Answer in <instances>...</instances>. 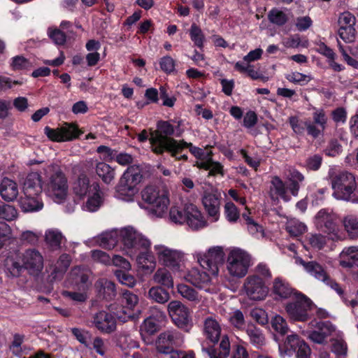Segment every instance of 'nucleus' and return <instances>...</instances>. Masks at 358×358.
<instances>
[{"instance_id": "obj_11", "label": "nucleus", "mask_w": 358, "mask_h": 358, "mask_svg": "<svg viewBox=\"0 0 358 358\" xmlns=\"http://www.w3.org/2000/svg\"><path fill=\"white\" fill-rule=\"evenodd\" d=\"M193 256L203 269L209 273L217 277L219 273V264L224 260L225 252L222 246H213L210 248L206 253L195 252Z\"/></svg>"}, {"instance_id": "obj_20", "label": "nucleus", "mask_w": 358, "mask_h": 358, "mask_svg": "<svg viewBox=\"0 0 358 358\" xmlns=\"http://www.w3.org/2000/svg\"><path fill=\"white\" fill-rule=\"evenodd\" d=\"M244 289L247 296L252 300H264L268 294V288L262 278L257 275L248 276L244 282Z\"/></svg>"}, {"instance_id": "obj_16", "label": "nucleus", "mask_w": 358, "mask_h": 358, "mask_svg": "<svg viewBox=\"0 0 358 358\" xmlns=\"http://www.w3.org/2000/svg\"><path fill=\"white\" fill-rule=\"evenodd\" d=\"M281 356H292L296 354L297 358H308L310 354L309 346L298 335H289L283 346H279Z\"/></svg>"}, {"instance_id": "obj_52", "label": "nucleus", "mask_w": 358, "mask_h": 358, "mask_svg": "<svg viewBox=\"0 0 358 358\" xmlns=\"http://www.w3.org/2000/svg\"><path fill=\"white\" fill-rule=\"evenodd\" d=\"M224 215L230 223H235L240 217V212L232 202H227L224 207Z\"/></svg>"}, {"instance_id": "obj_61", "label": "nucleus", "mask_w": 358, "mask_h": 358, "mask_svg": "<svg viewBox=\"0 0 358 358\" xmlns=\"http://www.w3.org/2000/svg\"><path fill=\"white\" fill-rule=\"evenodd\" d=\"M355 17L348 11L341 13L338 17V24L340 28H345L346 27H355Z\"/></svg>"}, {"instance_id": "obj_15", "label": "nucleus", "mask_w": 358, "mask_h": 358, "mask_svg": "<svg viewBox=\"0 0 358 358\" xmlns=\"http://www.w3.org/2000/svg\"><path fill=\"white\" fill-rule=\"evenodd\" d=\"M296 263L302 265L307 273L334 289L339 296L343 294V289L327 275L320 264L313 261L306 262L301 258L296 259Z\"/></svg>"}, {"instance_id": "obj_21", "label": "nucleus", "mask_w": 358, "mask_h": 358, "mask_svg": "<svg viewBox=\"0 0 358 358\" xmlns=\"http://www.w3.org/2000/svg\"><path fill=\"white\" fill-rule=\"evenodd\" d=\"M202 203L210 220L217 222L220 215V194L213 189L205 191L202 196Z\"/></svg>"}, {"instance_id": "obj_54", "label": "nucleus", "mask_w": 358, "mask_h": 358, "mask_svg": "<svg viewBox=\"0 0 358 358\" xmlns=\"http://www.w3.org/2000/svg\"><path fill=\"white\" fill-rule=\"evenodd\" d=\"M87 290L73 289V291H63L62 294L64 297L69 299L73 301L82 303L87 299Z\"/></svg>"}, {"instance_id": "obj_50", "label": "nucleus", "mask_w": 358, "mask_h": 358, "mask_svg": "<svg viewBox=\"0 0 358 358\" xmlns=\"http://www.w3.org/2000/svg\"><path fill=\"white\" fill-rule=\"evenodd\" d=\"M246 332L253 345L259 348L264 344V336L259 329L254 326H248Z\"/></svg>"}, {"instance_id": "obj_63", "label": "nucleus", "mask_w": 358, "mask_h": 358, "mask_svg": "<svg viewBox=\"0 0 358 358\" xmlns=\"http://www.w3.org/2000/svg\"><path fill=\"white\" fill-rule=\"evenodd\" d=\"M338 34L345 42L352 43L355 40L356 31L355 27L339 28Z\"/></svg>"}, {"instance_id": "obj_33", "label": "nucleus", "mask_w": 358, "mask_h": 358, "mask_svg": "<svg viewBox=\"0 0 358 358\" xmlns=\"http://www.w3.org/2000/svg\"><path fill=\"white\" fill-rule=\"evenodd\" d=\"M19 194L17 184L9 178H5L0 184V196L6 201H13Z\"/></svg>"}, {"instance_id": "obj_8", "label": "nucleus", "mask_w": 358, "mask_h": 358, "mask_svg": "<svg viewBox=\"0 0 358 358\" xmlns=\"http://www.w3.org/2000/svg\"><path fill=\"white\" fill-rule=\"evenodd\" d=\"M314 224L317 230L326 234L330 239H341L338 217L332 210L326 208L319 210L314 217Z\"/></svg>"}, {"instance_id": "obj_2", "label": "nucleus", "mask_w": 358, "mask_h": 358, "mask_svg": "<svg viewBox=\"0 0 358 358\" xmlns=\"http://www.w3.org/2000/svg\"><path fill=\"white\" fill-rule=\"evenodd\" d=\"M18 258L22 264L13 256L6 259L4 266L8 275L17 277L23 269L34 276H38L41 273L44 267V258L39 250L36 248L25 250L18 255Z\"/></svg>"}, {"instance_id": "obj_37", "label": "nucleus", "mask_w": 358, "mask_h": 358, "mask_svg": "<svg viewBox=\"0 0 358 358\" xmlns=\"http://www.w3.org/2000/svg\"><path fill=\"white\" fill-rule=\"evenodd\" d=\"M138 192V187H134L120 180L116 187V197L124 201L131 202Z\"/></svg>"}, {"instance_id": "obj_43", "label": "nucleus", "mask_w": 358, "mask_h": 358, "mask_svg": "<svg viewBox=\"0 0 358 358\" xmlns=\"http://www.w3.org/2000/svg\"><path fill=\"white\" fill-rule=\"evenodd\" d=\"M250 213V212L243 213L242 215L243 218L245 221L248 232L256 238H264V231L263 227L249 216Z\"/></svg>"}, {"instance_id": "obj_13", "label": "nucleus", "mask_w": 358, "mask_h": 358, "mask_svg": "<svg viewBox=\"0 0 358 358\" xmlns=\"http://www.w3.org/2000/svg\"><path fill=\"white\" fill-rule=\"evenodd\" d=\"M185 280L207 293L215 294L219 291V286L215 278L198 268H192L185 276Z\"/></svg>"}, {"instance_id": "obj_1", "label": "nucleus", "mask_w": 358, "mask_h": 358, "mask_svg": "<svg viewBox=\"0 0 358 358\" xmlns=\"http://www.w3.org/2000/svg\"><path fill=\"white\" fill-rule=\"evenodd\" d=\"M119 238L123 243L124 251L129 257L134 256L139 249L150 245L147 237L130 226L104 231L94 238V241L100 247L110 250L115 246Z\"/></svg>"}, {"instance_id": "obj_5", "label": "nucleus", "mask_w": 358, "mask_h": 358, "mask_svg": "<svg viewBox=\"0 0 358 358\" xmlns=\"http://www.w3.org/2000/svg\"><path fill=\"white\" fill-rule=\"evenodd\" d=\"M330 182L333 189V196L337 200L355 202L352 195L357 188V181L355 174L347 171L329 173Z\"/></svg>"}, {"instance_id": "obj_59", "label": "nucleus", "mask_w": 358, "mask_h": 358, "mask_svg": "<svg viewBox=\"0 0 358 358\" xmlns=\"http://www.w3.org/2000/svg\"><path fill=\"white\" fill-rule=\"evenodd\" d=\"M117 345L122 349L134 348L138 347L137 342L130 334L122 333L119 335L117 338Z\"/></svg>"}, {"instance_id": "obj_60", "label": "nucleus", "mask_w": 358, "mask_h": 358, "mask_svg": "<svg viewBox=\"0 0 358 358\" xmlns=\"http://www.w3.org/2000/svg\"><path fill=\"white\" fill-rule=\"evenodd\" d=\"M285 78L289 82L299 85H305L311 80V77L310 76L296 71L287 74Z\"/></svg>"}, {"instance_id": "obj_53", "label": "nucleus", "mask_w": 358, "mask_h": 358, "mask_svg": "<svg viewBox=\"0 0 358 358\" xmlns=\"http://www.w3.org/2000/svg\"><path fill=\"white\" fill-rule=\"evenodd\" d=\"M18 216L17 210L9 204L0 205V219L10 222Z\"/></svg>"}, {"instance_id": "obj_25", "label": "nucleus", "mask_w": 358, "mask_h": 358, "mask_svg": "<svg viewBox=\"0 0 358 358\" xmlns=\"http://www.w3.org/2000/svg\"><path fill=\"white\" fill-rule=\"evenodd\" d=\"M99 187L97 182H92L85 173H81L73 182L72 191L76 196L83 199Z\"/></svg>"}, {"instance_id": "obj_6", "label": "nucleus", "mask_w": 358, "mask_h": 358, "mask_svg": "<svg viewBox=\"0 0 358 358\" xmlns=\"http://www.w3.org/2000/svg\"><path fill=\"white\" fill-rule=\"evenodd\" d=\"M252 264V257L247 251L239 248L228 249L225 268L231 278L240 279L245 277Z\"/></svg>"}, {"instance_id": "obj_29", "label": "nucleus", "mask_w": 358, "mask_h": 358, "mask_svg": "<svg viewBox=\"0 0 358 358\" xmlns=\"http://www.w3.org/2000/svg\"><path fill=\"white\" fill-rule=\"evenodd\" d=\"M338 261L342 268H358V245L345 247L340 252Z\"/></svg>"}, {"instance_id": "obj_14", "label": "nucleus", "mask_w": 358, "mask_h": 358, "mask_svg": "<svg viewBox=\"0 0 358 358\" xmlns=\"http://www.w3.org/2000/svg\"><path fill=\"white\" fill-rule=\"evenodd\" d=\"M167 310L174 324L186 331L191 329L192 319L189 308L182 302L173 300L169 303Z\"/></svg>"}, {"instance_id": "obj_44", "label": "nucleus", "mask_w": 358, "mask_h": 358, "mask_svg": "<svg viewBox=\"0 0 358 358\" xmlns=\"http://www.w3.org/2000/svg\"><path fill=\"white\" fill-rule=\"evenodd\" d=\"M46 243L52 249L57 250L60 248L64 240V237L57 229H52L46 231L45 234Z\"/></svg>"}, {"instance_id": "obj_24", "label": "nucleus", "mask_w": 358, "mask_h": 358, "mask_svg": "<svg viewBox=\"0 0 358 358\" xmlns=\"http://www.w3.org/2000/svg\"><path fill=\"white\" fill-rule=\"evenodd\" d=\"M151 245L145 248L139 249L134 256L138 268L146 273H152L157 266L158 262L155 252L150 250Z\"/></svg>"}, {"instance_id": "obj_4", "label": "nucleus", "mask_w": 358, "mask_h": 358, "mask_svg": "<svg viewBox=\"0 0 358 358\" xmlns=\"http://www.w3.org/2000/svg\"><path fill=\"white\" fill-rule=\"evenodd\" d=\"M141 196L142 201L147 204V206L141 203H139V206L145 209L150 216L161 218L166 215L170 204L168 189L149 185L141 191Z\"/></svg>"}, {"instance_id": "obj_30", "label": "nucleus", "mask_w": 358, "mask_h": 358, "mask_svg": "<svg viewBox=\"0 0 358 358\" xmlns=\"http://www.w3.org/2000/svg\"><path fill=\"white\" fill-rule=\"evenodd\" d=\"M42 190V181L40 174L36 172L29 173L23 184V194L29 196L41 195Z\"/></svg>"}, {"instance_id": "obj_12", "label": "nucleus", "mask_w": 358, "mask_h": 358, "mask_svg": "<svg viewBox=\"0 0 358 358\" xmlns=\"http://www.w3.org/2000/svg\"><path fill=\"white\" fill-rule=\"evenodd\" d=\"M138 297L137 295L130 292L123 293L120 304L115 303L110 306V310L119 320L122 322L134 317L133 308L138 304Z\"/></svg>"}, {"instance_id": "obj_34", "label": "nucleus", "mask_w": 358, "mask_h": 358, "mask_svg": "<svg viewBox=\"0 0 358 358\" xmlns=\"http://www.w3.org/2000/svg\"><path fill=\"white\" fill-rule=\"evenodd\" d=\"M171 270L166 266L158 268L152 275V280L155 283L168 289L174 286L173 277Z\"/></svg>"}, {"instance_id": "obj_40", "label": "nucleus", "mask_w": 358, "mask_h": 358, "mask_svg": "<svg viewBox=\"0 0 358 358\" xmlns=\"http://www.w3.org/2000/svg\"><path fill=\"white\" fill-rule=\"evenodd\" d=\"M141 169L138 166H131L127 168L121 177V181L124 183L137 187L142 180Z\"/></svg>"}, {"instance_id": "obj_3", "label": "nucleus", "mask_w": 358, "mask_h": 358, "mask_svg": "<svg viewBox=\"0 0 358 358\" xmlns=\"http://www.w3.org/2000/svg\"><path fill=\"white\" fill-rule=\"evenodd\" d=\"M45 190L57 203L62 202L67 196L68 178L61 166L51 164L43 169Z\"/></svg>"}, {"instance_id": "obj_32", "label": "nucleus", "mask_w": 358, "mask_h": 358, "mask_svg": "<svg viewBox=\"0 0 358 358\" xmlns=\"http://www.w3.org/2000/svg\"><path fill=\"white\" fill-rule=\"evenodd\" d=\"M18 203L22 210L27 213L38 211L43 208L41 195L23 194L20 197Z\"/></svg>"}, {"instance_id": "obj_51", "label": "nucleus", "mask_w": 358, "mask_h": 358, "mask_svg": "<svg viewBox=\"0 0 358 358\" xmlns=\"http://www.w3.org/2000/svg\"><path fill=\"white\" fill-rule=\"evenodd\" d=\"M96 285L104 297L111 298L115 296V287L112 281L106 279H100L96 282Z\"/></svg>"}, {"instance_id": "obj_35", "label": "nucleus", "mask_w": 358, "mask_h": 358, "mask_svg": "<svg viewBox=\"0 0 358 358\" xmlns=\"http://www.w3.org/2000/svg\"><path fill=\"white\" fill-rule=\"evenodd\" d=\"M220 352H217V350L213 347L206 348L202 346V352L206 354L208 358H227L230 352V343L227 335L222 336L220 343Z\"/></svg>"}, {"instance_id": "obj_41", "label": "nucleus", "mask_w": 358, "mask_h": 358, "mask_svg": "<svg viewBox=\"0 0 358 358\" xmlns=\"http://www.w3.org/2000/svg\"><path fill=\"white\" fill-rule=\"evenodd\" d=\"M343 225L349 238L352 240L358 239V217L355 215H348L343 219Z\"/></svg>"}, {"instance_id": "obj_47", "label": "nucleus", "mask_w": 358, "mask_h": 358, "mask_svg": "<svg viewBox=\"0 0 358 358\" xmlns=\"http://www.w3.org/2000/svg\"><path fill=\"white\" fill-rule=\"evenodd\" d=\"M96 172L102 180L107 184H109L115 178V171L104 162L97 163Z\"/></svg>"}, {"instance_id": "obj_46", "label": "nucleus", "mask_w": 358, "mask_h": 358, "mask_svg": "<svg viewBox=\"0 0 358 358\" xmlns=\"http://www.w3.org/2000/svg\"><path fill=\"white\" fill-rule=\"evenodd\" d=\"M169 217L171 222L177 224H183L186 220V213H185V204L178 206L173 205L169 213Z\"/></svg>"}, {"instance_id": "obj_23", "label": "nucleus", "mask_w": 358, "mask_h": 358, "mask_svg": "<svg viewBox=\"0 0 358 358\" xmlns=\"http://www.w3.org/2000/svg\"><path fill=\"white\" fill-rule=\"evenodd\" d=\"M309 326L314 329L308 333V337L313 342L318 344L324 343L326 338L331 336L336 329L335 327L329 321L317 322L313 320L309 323Z\"/></svg>"}, {"instance_id": "obj_27", "label": "nucleus", "mask_w": 358, "mask_h": 358, "mask_svg": "<svg viewBox=\"0 0 358 358\" xmlns=\"http://www.w3.org/2000/svg\"><path fill=\"white\" fill-rule=\"evenodd\" d=\"M115 317V315L101 310L93 316L92 324L101 332L110 334L116 329Z\"/></svg>"}, {"instance_id": "obj_64", "label": "nucleus", "mask_w": 358, "mask_h": 358, "mask_svg": "<svg viewBox=\"0 0 358 358\" xmlns=\"http://www.w3.org/2000/svg\"><path fill=\"white\" fill-rule=\"evenodd\" d=\"M71 258L69 255H62L56 263L55 272L56 273H64L69 266Z\"/></svg>"}, {"instance_id": "obj_57", "label": "nucleus", "mask_w": 358, "mask_h": 358, "mask_svg": "<svg viewBox=\"0 0 358 358\" xmlns=\"http://www.w3.org/2000/svg\"><path fill=\"white\" fill-rule=\"evenodd\" d=\"M191 40L199 48L203 45L204 36L201 29L196 24H192L189 30Z\"/></svg>"}, {"instance_id": "obj_48", "label": "nucleus", "mask_w": 358, "mask_h": 358, "mask_svg": "<svg viewBox=\"0 0 358 358\" xmlns=\"http://www.w3.org/2000/svg\"><path fill=\"white\" fill-rule=\"evenodd\" d=\"M196 166L199 168L209 170V175L215 176L216 174L223 175V166L217 162L212 159L211 156L206 161L197 162Z\"/></svg>"}, {"instance_id": "obj_56", "label": "nucleus", "mask_w": 358, "mask_h": 358, "mask_svg": "<svg viewBox=\"0 0 358 358\" xmlns=\"http://www.w3.org/2000/svg\"><path fill=\"white\" fill-rule=\"evenodd\" d=\"M271 326L275 331L281 335L286 334L289 331V327L285 319L278 315L272 318Z\"/></svg>"}, {"instance_id": "obj_36", "label": "nucleus", "mask_w": 358, "mask_h": 358, "mask_svg": "<svg viewBox=\"0 0 358 358\" xmlns=\"http://www.w3.org/2000/svg\"><path fill=\"white\" fill-rule=\"evenodd\" d=\"M87 201L83 203L82 209L85 211L94 213L97 211L103 204V195L100 187L86 196Z\"/></svg>"}, {"instance_id": "obj_62", "label": "nucleus", "mask_w": 358, "mask_h": 358, "mask_svg": "<svg viewBox=\"0 0 358 358\" xmlns=\"http://www.w3.org/2000/svg\"><path fill=\"white\" fill-rule=\"evenodd\" d=\"M313 119L314 123L317 124L321 129L326 127L327 117L324 110L322 108H315L313 113Z\"/></svg>"}, {"instance_id": "obj_42", "label": "nucleus", "mask_w": 358, "mask_h": 358, "mask_svg": "<svg viewBox=\"0 0 358 358\" xmlns=\"http://www.w3.org/2000/svg\"><path fill=\"white\" fill-rule=\"evenodd\" d=\"M177 292L182 298L194 303H199L201 301V296L194 288L187 285L178 284Z\"/></svg>"}, {"instance_id": "obj_28", "label": "nucleus", "mask_w": 358, "mask_h": 358, "mask_svg": "<svg viewBox=\"0 0 358 358\" xmlns=\"http://www.w3.org/2000/svg\"><path fill=\"white\" fill-rule=\"evenodd\" d=\"M203 334L210 343L215 344L222 338V327L220 322L213 316H208L203 320Z\"/></svg>"}, {"instance_id": "obj_17", "label": "nucleus", "mask_w": 358, "mask_h": 358, "mask_svg": "<svg viewBox=\"0 0 358 358\" xmlns=\"http://www.w3.org/2000/svg\"><path fill=\"white\" fill-rule=\"evenodd\" d=\"M44 131L49 139L56 142L71 141L80 134L77 126L69 123H65L62 127L57 129L45 127Z\"/></svg>"}, {"instance_id": "obj_55", "label": "nucleus", "mask_w": 358, "mask_h": 358, "mask_svg": "<svg viewBox=\"0 0 358 358\" xmlns=\"http://www.w3.org/2000/svg\"><path fill=\"white\" fill-rule=\"evenodd\" d=\"M268 18L271 23L279 26L283 25L287 21V15L277 8H273L269 11Z\"/></svg>"}, {"instance_id": "obj_49", "label": "nucleus", "mask_w": 358, "mask_h": 358, "mask_svg": "<svg viewBox=\"0 0 358 358\" xmlns=\"http://www.w3.org/2000/svg\"><path fill=\"white\" fill-rule=\"evenodd\" d=\"M306 229V225L295 218L289 219L286 223V230L293 236L304 233Z\"/></svg>"}, {"instance_id": "obj_7", "label": "nucleus", "mask_w": 358, "mask_h": 358, "mask_svg": "<svg viewBox=\"0 0 358 358\" xmlns=\"http://www.w3.org/2000/svg\"><path fill=\"white\" fill-rule=\"evenodd\" d=\"M153 250L158 262L162 266L169 268L173 273H180L183 271L186 262L185 252L162 243L154 245Z\"/></svg>"}, {"instance_id": "obj_58", "label": "nucleus", "mask_w": 358, "mask_h": 358, "mask_svg": "<svg viewBox=\"0 0 358 358\" xmlns=\"http://www.w3.org/2000/svg\"><path fill=\"white\" fill-rule=\"evenodd\" d=\"M307 239L310 247L315 250L322 249L327 243L326 237L320 234H310Z\"/></svg>"}, {"instance_id": "obj_45", "label": "nucleus", "mask_w": 358, "mask_h": 358, "mask_svg": "<svg viewBox=\"0 0 358 358\" xmlns=\"http://www.w3.org/2000/svg\"><path fill=\"white\" fill-rule=\"evenodd\" d=\"M148 298L158 303H165L170 299L169 293L162 286H155L148 291Z\"/></svg>"}, {"instance_id": "obj_22", "label": "nucleus", "mask_w": 358, "mask_h": 358, "mask_svg": "<svg viewBox=\"0 0 358 358\" xmlns=\"http://www.w3.org/2000/svg\"><path fill=\"white\" fill-rule=\"evenodd\" d=\"M90 272L81 266L73 268L66 280V287L73 289L88 290L91 285L89 280Z\"/></svg>"}, {"instance_id": "obj_31", "label": "nucleus", "mask_w": 358, "mask_h": 358, "mask_svg": "<svg viewBox=\"0 0 358 358\" xmlns=\"http://www.w3.org/2000/svg\"><path fill=\"white\" fill-rule=\"evenodd\" d=\"M269 193L271 199L273 201L281 199L284 201L288 202L291 199L286 184L278 176L272 178Z\"/></svg>"}, {"instance_id": "obj_9", "label": "nucleus", "mask_w": 358, "mask_h": 358, "mask_svg": "<svg viewBox=\"0 0 358 358\" xmlns=\"http://www.w3.org/2000/svg\"><path fill=\"white\" fill-rule=\"evenodd\" d=\"M157 143L158 145H162V143L166 145L171 156L178 159H187V155L182 154V150L185 148H188L190 152L199 160V162L206 161L212 155L211 151H205L200 148L194 146L191 143H187L184 141H178L176 140L162 139L161 143Z\"/></svg>"}, {"instance_id": "obj_26", "label": "nucleus", "mask_w": 358, "mask_h": 358, "mask_svg": "<svg viewBox=\"0 0 358 358\" xmlns=\"http://www.w3.org/2000/svg\"><path fill=\"white\" fill-rule=\"evenodd\" d=\"M185 223L192 229L197 230L207 226V221L197 206L191 203H185Z\"/></svg>"}, {"instance_id": "obj_38", "label": "nucleus", "mask_w": 358, "mask_h": 358, "mask_svg": "<svg viewBox=\"0 0 358 358\" xmlns=\"http://www.w3.org/2000/svg\"><path fill=\"white\" fill-rule=\"evenodd\" d=\"M286 177L290 182L289 191L294 196L299 193L301 184L304 180V176L294 168L289 167L286 172Z\"/></svg>"}, {"instance_id": "obj_39", "label": "nucleus", "mask_w": 358, "mask_h": 358, "mask_svg": "<svg viewBox=\"0 0 358 358\" xmlns=\"http://www.w3.org/2000/svg\"><path fill=\"white\" fill-rule=\"evenodd\" d=\"M272 291L273 294L281 299H287L292 295L294 296L295 294L293 292V289L289 286L288 282L279 277L275 278L273 280Z\"/></svg>"}, {"instance_id": "obj_18", "label": "nucleus", "mask_w": 358, "mask_h": 358, "mask_svg": "<svg viewBox=\"0 0 358 358\" xmlns=\"http://www.w3.org/2000/svg\"><path fill=\"white\" fill-rule=\"evenodd\" d=\"M184 341L182 335L177 331H166L161 333L155 342L157 351L162 354L169 355L173 346H180Z\"/></svg>"}, {"instance_id": "obj_10", "label": "nucleus", "mask_w": 358, "mask_h": 358, "mask_svg": "<svg viewBox=\"0 0 358 358\" xmlns=\"http://www.w3.org/2000/svg\"><path fill=\"white\" fill-rule=\"evenodd\" d=\"M310 299L301 294H294L293 299L285 306V310L290 320L305 322L310 317V313L314 308Z\"/></svg>"}, {"instance_id": "obj_19", "label": "nucleus", "mask_w": 358, "mask_h": 358, "mask_svg": "<svg viewBox=\"0 0 358 358\" xmlns=\"http://www.w3.org/2000/svg\"><path fill=\"white\" fill-rule=\"evenodd\" d=\"M173 132V127L169 122H159L157 123V131L155 134H152L150 138L152 151L157 154L162 153L164 150L169 152V148L166 145L162 143V145H159L158 146L157 143H161V140L162 139L174 140L173 138L168 137L171 136Z\"/></svg>"}]
</instances>
